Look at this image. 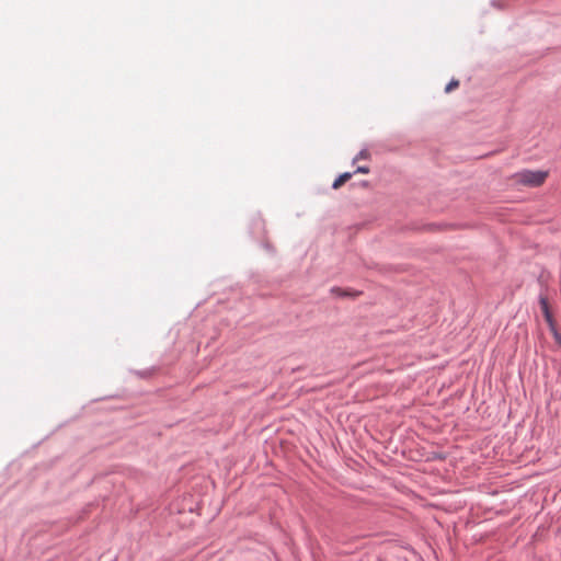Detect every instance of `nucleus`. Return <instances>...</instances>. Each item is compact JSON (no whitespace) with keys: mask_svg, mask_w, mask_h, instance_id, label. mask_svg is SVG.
Segmentation results:
<instances>
[{"mask_svg":"<svg viewBox=\"0 0 561 561\" xmlns=\"http://www.w3.org/2000/svg\"><path fill=\"white\" fill-rule=\"evenodd\" d=\"M369 157H370L369 151L367 149H363L353 159V163H355L356 161L362 160V159H368Z\"/></svg>","mask_w":561,"mask_h":561,"instance_id":"nucleus-4","label":"nucleus"},{"mask_svg":"<svg viewBox=\"0 0 561 561\" xmlns=\"http://www.w3.org/2000/svg\"><path fill=\"white\" fill-rule=\"evenodd\" d=\"M459 85V81L456 80V79H453L449 81V83L446 85L445 88V92L446 93H449L450 91H453L454 89L458 88Z\"/></svg>","mask_w":561,"mask_h":561,"instance_id":"nucleus-6","label":"nucleus"},{"mask_svg":"<svg viewBox=\"0 0 561 561\" xmlns=\"http://www.w3.org/2000/svg\"><path fill=\"white\" fill-rule=\"evenodd\" d=\"M543 314H545L547 322L552 327L553 320H552V316H551L550 311L543 312Z\"/></svg>","mask_w":561,"mask_h":561,"instance_id":"nucleus-8","label":"nucleus"},{"mask_svg":"<svg viewBox=\"0 0 561 561\" xmlns=\"http://www.w3.org/2000/svg\"><path fill=\"white\" fill-rule=\"evenodd\" d=\"M547 175L548 173L545 171L524 170L516 173L515 176L518 183L535 187L541 185L545 182Z\"/></svg>","mask_w":561,"mask_h":561,"instance_id":"nucleus-1","label":"nucleus"},{"mask_svg":"<svg viewBox=\"0 0 561 561\" xmlns=\"http://www.w3.org/2000/svg\"><path fill=\"white\" fill-rule=\"evenodd\" d=\"M331 291H332L334 295L339 296V297L355 296V294H352V293H350V291H347V290H344V289H342V288H340V287H333V288L331 289Z\"/></svg>","mask_w":561,"mask_h":561,"instance_id":"nucleus-3","label":"nucleus"},{"mask_svg":"<svg viewBox=\"0 0 561 561\" xmlns=\"http://www.w3.org/2000/svg\"><path fill=\"white\" fill-rule=\"evenodd\" d=\"M352 173H353V174H355V173H364V174H367V173H369V168H368V167H366V165H360V167H357V169H356L354 172H352Z\"/></svg>","mask_w":561,"mask_h":561,"instance_id":"nucleus-7","label":"nucleus"},{"mask_svg":"<svg viewBox=\"0 0 561 561\" xmlns=\"http://www.w3.org/2000/svg\"><path fill=\"white\" fill-rule=\"evenodd\" d=\"M353 176L352 172H344L340 174L332 184L334 190L339 188L342 184L348 181Z\"/></svg>","mask_w":561,"mask_h":561,"instance_id":"nucleus-2","label":"nucleus"},{"mask_svg":"<svg viewBox=\"0 0 561 561\" xmlns=\"http://www.w3.org/2000/svg\"><path fill=\"white\" fill-rule=\"evenodd\" d=\"M539 304H540L542 312L549 311L548 299L546 296H543V295L539 296Z\"/></svg>","mask_w":561,"mask_h":561,"instance_id":"nucleus-5","label":"nucleus"}]
</instances>
